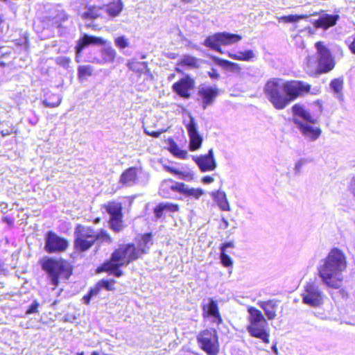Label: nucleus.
<instances>
[{"instance_id":"1","label":"nucleus","mask_w":355,"mask_h":355,"mask_svg":"<svg viewBox=\"0 0 355 355\" xmlns=\"http://www.w3.org/2000/svg\"><path fill=\"white\" fill-rule=\"evenodd\" d=\"M311 85L300 80L270 78L264 85L268 100L277 110H283L292 101L309 92Z\"/></svg>"},{"instance_id":"2","label":"nucleus","mask_w":355,"mask_h":355,"mask_svg":"<svg viewBox=\"0 0 355 355\" xmlns=\"http://www.w3.org/2000/svg\"><path fill=\"white\" fill-rule=\"evenodd\" d=\"M347 268L345 254L338 248H333L328 255L320 260L317 270L322 282L328 287L338 288L343 280V272Z\"/></svg>"},{"instance_id":"3","label":"nucleus","mask_w":355,"mask_h":355,"mask_svg":"<svg viewBox=\"0 0 355 355\" xmlns=\"http://www.w3.org/2000/svg\"><path fill=\"white\" fill-rule=\"evenodd\" d=\"M139 258H141V256L135 244H123L112 252L110 260L104 263L101 269L103 271L109 272L116 277H121L123 272L119 268L128 266Z\"/></svg>"},{"instance_id":"4","label":"nucleus","mask_w":355,"mask_h":355,"mask_svg":"<svg viewBox=\"0 0 355 355\" xmlns=\"http://www.w3.org/2000/svg\"><path fill=\"white\" fill-rule=\"evenodd\" d=\"M293 121L301 135L308 141H316L322 133L320 127L315 126L317 119L300 104H295L292 107Z\"/></svg>"},{"instance_id":"5","label":"nucleus","mask_w":355,"mask_h":355,"mask_svg":"<svg viewBox=\"0 0 355 355\" xmlns=\"http://www.w3.org/2000/svg\"><path fill=\"white\" fill-rule=\"evenodd\" d=\"M76 249L80 252L89 250L96 241L111 243L112 239L104 230L96 231L93 227L78 225L74 231Z\"/></svg>"},{"instance_id":"6","label":"nucleus","mask_w":355,"mask_h":355,"mask_svg":"<svg viewBox=\"0 0 355 355\" xmlns=\"http://www.w3.org/2000/svg\"><path fill=\"white\" fill-rule=\"evenodd\" d=\"M159 193L160 196L165 198H173L174 193H179L185 197L198 200L204 195L205 191L200 188L190 187L184 183L168 179L164 180L161 183Z\"/></svg>"},{"instance_id":"7","label":"nucleus","mask_w":355,"mask_h":355,"mask_svg":"<svg viewBox=\"0 0 355 355\" xmlns=\"http://www.w3.org/2000/svg\"><path fill=\"white\" fill-rule=\"evenodd\" d=\"M42 267L47 272L53 289L58 285L60 279H67L71 274L69 265L62 259L45 257L42 261Z\"/></svg>"},{"instance_id":"8","label":"nucleus","mask_w":355,"mask_h":355,"mask_svg":"<svg viewBox=\"0 0 355 355\" xmlns=\"http://www.w3.org/2000/svg\"><path fill=\"white\" fill-rule=\"evenodd\" d=\"M242 37L238 34L230 33L227 32L217 33L207 37L203 45L223 53L220 46H230L241 40Z\"/></svg>"},{"instance_id":"9","label":"nucleus","mask_w":355,"mask_h":355,"mask_svg":"<svg viewBox=\"0 0 355 355\" xmlns=\"http://www.w3.org/2000/svg\"><path fill=\"white\" fill-rule=\"evenodd\" d=\"M301 295L304 304L313 307L322 305L325 297L320 286L313 282H307L304 285Z\"/></svg>"},{"instance_id":"10","label":"nucleus","mask_w":355,"mask_h":355,"mask_svg":"<svg viewBox=\"0 0 355 355\" xmlns=\"http://www.w3.org/2000/svg\"><path fill=\"white\" fill-rule=\"evenodd\" d=\"M201 348L209 355H216L218 352L217 333L215 329H205L197 337Z\"/></svg>"},{"instance_id":"11","label":"nucleus","mask_w":355,"mask_h":355,"mask_svg":"<svg viewBox=\"0 0 355 355\" xmlns=\"http://www.w3.org/2000/svg\"><path fill=\"white\" fill-rule=\"evenodd\" d=\"M318 55V60L315 71L318 73H327L334 67V62L330 51L321 42L315 44Z\"/></svg>"},{"instance_id":"12","label":"nucleus","mask_w":355,"mask_h":355,"mask_svg":"<svg viewBox=\"0 0 355 355\" xmlns=\"http://www.w3.org/2000/svg\"><path fill=\"white\" fill-rule=\"evenodd\" d=\"M67 240L57 235L55 233L49 231L45 237L44 249L49 253L64 252L68 248Z\"/></svg>"},{"instance_id":"13","label":"nucleus","mask_w":355,"mask_h":355,"mask_svg":"<svg viewBox=\"0 0 355 355\" xmlns=\"http://www.w3.org/2000/svg\"><path fill=\"white\" fill-rule=\"evenodd\" d=\"M189 137V149L191 151L196 150L201 147L202 137L198 130V124L194 118L189 116V121L186 125Z\"/></svg>"},{"instance_id":"14","label":"nucleus","mask_w":355,"mask_h":355,"mask_svg":"<svg viewBox=\"0 0 355 355\" xmlns=\"http://www.w3.org/2000/svg\"><path fill=\"white\" fill-rule=\"evenodd\" d=\"M203 318H209L212 323L219 324L223 320L220 315L216 301L209 299L207 303L203 301L202 304Z\"/></svg>"},{"instance_id":"15","label":"nucleus","mask_w":355,"mask_h":355,"mask_svg":"<svg viewBox=\"0 0 355 355\" xmlns=\"http://www.w3.org/2000/svg\"><path fill=\"white\" fill-rule=\"evenodd\" d=\"M193 159L202 172L212 171L217 166L212 148L209 150L207 154L193 157Z\"/></svg>"},{"instance_id":"16","label":"nucleus","mask_w":355,"mask_h":355,"mask_svg":"<svg viewBox=\"0 0 355 355\" xmlns=\"http://www.w3.org/2000/svg\"><path fill=\"white\" fill-rule=\"evenodd\" d=\"M194 87V80L187 75L175 83L172 86V89L180 96L189 98L191 96L190 91L192 90Z\"/></svg>"},{"instance_id":"17","label":"nucleus","mask_w":355,"mask_h":355,"mask_svg":"<svg viewBox=\"0 0 355 355\" xmlns=\"http://www.w3.org/2000/svg\"><path fill=\"white\" fill-rule=\"evenodd\" d=\"M267 326V322H257L250 324L248 327V331L250 334L253 336L262 340L264 343H269V334L267 332L266 327Z\"/></svg>"},{"instance_id":"18","label":"nucleus","mask_w":355,"mask_h":355,"mask_svg":"<svg viewBox=\"0 0 355 355\" xmlns=\"http://www.w3.org/2000/svg\"><path fill=\"white\" fill-rule=\"evenodd\" d=\"M340 16L338 15L323 13L318 19L314 21L313 24L317 28H321L327 30L329 28L335 26Z\"/></svg>"},{"instance_id":"19","label":"nucleus","mask_w":355,"mask_h":355,"mask_svg":"<svg viewBox=\"0 0 355 355\" xmlns=\"http://www.w3.org/2000/svg\"><path fill=\"white\" fill-rule=\"evenodd\" d=\"M105 43L103 38L84 35L78 41L76 46V51L79 54L85 48L90 44L101 45Z\"/></svg>"},{"instance_id":"20","label":"nucleus","mask_w":355,"mask_h":355,"mask_svg":"<svg viewBox=\"0 0 355 355\" xmlns=\"http://www.w3.org/2000/svg\"><path fill=\"white\" fill-rule=\"evenodd\" d=\"M198 93L202 98V107L205 110L208 105L213 103L218 94V89L211 87H202Z\"/></svg>"},{"instance_id":"21","label":"nucleus","mask_w":355,"mask_h":355,"mask_svg":"<svg viewBox=\"0 0 355 355\" xmlns=\"http://www.w3.org/2000/svg\"><path fill=\"white\" fill-rule=\"evenodd\" d=\"M227 55L232 59L245 62H252L254 61V58L257 56L255 52L251 49L246 50L244 51H229L227 53Z\"/></svg>"},{"instance_id":"22","label":"nucleus","mask_w":355,"mask_h":355,"mask_svg":"<svg viewBox=\"0 0 355 355\" xmlns=\"http://www.w3.org/2000/svg\"><path fill=\"white\" fill-rule=\"evenodd\" d=\"M153 244V241L152 234L150 233H146L143 234L138 240L137 245L136 247L142 257L144 254L148 253V251Z\"/></svg>"},{"instance_id":"23","label":"nucleus","mask_w":355,"mask_h":355,"mask_svg":"<svg viewBox=\"0 0 355 355\" xmlns=\"http://www.w3.org/2000/svg\"><path fill=\"white\" fill-rule=\"evenodd\" d=\"M258 304L264 311L268 320H273L276 317V311L278 306L276 300H272L266 302H259Z\"/></svg>"},{"instance_id":"24","label":"nucleus","mask_w":355,"mask_h":355,"mask_svg":"<svg viewBox=\"0 0 355 355\" xmlns=\"http://www.w3.org/2000/svg\"><path fill=\"white\" fill-rule=\"evenodd\" d=\"M137 179V169L130 167L125 170L120 177V182L125 186L133 185Z\"/></svg>"},{"instance_id":"25","label":"nucleus","mask_w":355,"mask_h":355,"mask_svg":"<svg viewBox=\"0 0 355 355\" xmlns=\"http://www.w3.org/2000/svg\"><path fill=\"white\" fill-rule=\"evenodd\" d=\"M213 199L216 202L218 207L224 211H230V206L227 201L226 194L224 191L218 190L211 193Z\"/></svg>"},{"instance_id":"26","label":"nucleus","mask_w":355,"mask_h":355,"mask_svg":"<svg viewBox=\"0 0 355 355\" xmlns=\"http://www.w3.org/2000/svg\"><path fill=\"white\" fill-rule=\"evenodd\" d=\"M179 209L177 204L171 202H162L159 203L154 209L155 214L157 218H160L164 211L166 212H175Z\"/></svg>"},{"instance_id":"27","label":"nucleus","mask_w":355,"mask_h":355,"mask_svg":"<svg viewBox=\"0 0 355 355\" xmlns=\"http://www.w3.org/2000/svg\"><path fill=\"white\" fill-rule=\"evenodd\" d=\"M213 60L219 66L223 67L225 69L234 73H240L241 67L239 64L230 62L218 57H214Z\"/></svg>"},{"instance_id":"28","label":"nucleus","mask_w":355,"mask_h":355,"mask_svg":"<svg viewBox=\"0 0 355 355\" xmlns=\"http://www.w3.org/2000/svg\"><path fill=\"white\" fill-rule=\"evenodd\" d=\"M202 60L196 57L185 55L178 62V65L187 67L189 69H198L200 67Z\"/></svg>"},{"instance_id":"29","label":"nucleus","mask_w":355,"mask_h":355,"mask_svg":"<svg viewBox=\"0 0 355 355\" xmlns=\"http://www.w3.org/2000/svg\"><path fill=\"white\" fill-rule=\"evenodd\" d=\"M105 208L110 214V218L123 217L122 206L120 202L115 201L109 202L105 205Z\"/></svg>"},{"instance_id":"30","label":"nucleus","mask_w":355,"mask_h":355,"mask_svg":"<svg viewBox=\"0 0 355 355\" xmlns=\"http://www.w3.org/2000/svg\"><path fill=\"white\" fill-rule=\"evenodd\" d=\"M105 12L110 17H116L120 14L123 9V4L121 0H116L109 3L105 8Z\"/></svg>"},{"instance_id":"31","label":"nucleus","mask_w":355,"mask_h":355,"mask_svg":"<svg viewBox=\"0 0 355 355\" xmlns=\"http://www.w3.org/2000/svg\"><path fill=\"white\" fill-rule=\"evenodd\" d=\"M101 57L102 59L98 61V63L112 62L116 57V51L111 46L105 47L101 51Z\"/></svg>"},{"instance_id":"32","label":"nucleus","mask_w":355,"mask_h":355,"mask_svg":"<svg viewBox=\"0 0 355 355\" xmlns=\"http://www.w3.org/2000/svg\"><path fill=\"white\" fill-rule=\"evenodd\" d=\"M249 313V322L250 324L257 323V322H265L266 319L264 318L262 313L254 307H250L248 310Z\"/></svg>"},{"instance_id":"33","label":"nucleus","mask_w":355,"mask_h":355,"mask_svg":"<svg viewBox=\"0 0 355 355\" xmlns=\"http://www.w3.org/2000/svg\"><path fill=\"white\" fill-rule=\"evenodd\" d=\"M127 65L129 69L140 73H145L149 71L147 67V62H138L132 60L129 61Z\"/></svg>"},{"instance_id":"34","label":"nucleus","mask_w":355,"mask_h":355,"mask_svg":"<svg viewBox=\"0 0 355 355\" xmlns=\"http://www.w3.org/2000/svg\"><path fill=\"white\" fill-rule=\"evenodd\" d=\"M330 87L334 92V95L339 99L343 98V80L342 78H335L330 83Z\"/></svg>"},{"instance_id":"35","label":"nucleus","mask_w":355,"mask_h":355,"mask_svg":"<svg viewBox=\"0 0 355 355\" xmlns=\"http://www.w3.org/2000/svg\"><path fill=\"white\" fill-rule=\"evenodd\" d=\"M169 151L175 157L180 159H187L188 153L187 150H181L177 144L173 141L169 142Z\"/></svg>"},{"instance_id":"36","label":"nucleus","mask_w":355,"mask_h":355,"mask_svg":"<svg viewBox=\"0 0 355 355\" xmlns=\"http://www.w3.org/2000/svg\"><path fill=\"white\" fill-rule=\"evenodd\" d=\"M62 101V98L58 94H51L48 96L44 100H43L42 103L45 107H55L58 106Z\"/></svg>"},{"instance_id":"37","label":"nucleus","mask_w":355,"mask_h":355,"mask_svg":"<svg viewBox=\"0 0 355 355\" xmlns=\"http://www.w3.org/2000/svg\"><path fill=\"white\" fill-rule=\"evenodd\" d=\"M102 8L91 7L87 12L81 15V17L84 19H94L101 15Z\"/></svg>"},{"instance_id":"38","label":"nucleus","mask_w":355,"mask_h":355,"mask_svg":"<svg viewBox=\"0 0 355 355\" xmlns=\"http://www.w3.org/2000/svg\"><path fill=\"white\" fill-rule=\"evenodd\" d=\"M123 217L110 218L109 220L110 227L115 232H120L124 228L122 220Z\"/></svg>"},{"instance_id":"39","label":"nucleus","mask_w":355,"mask_h":355,"mask_svg":"<svg viewBox=\"0 0 355 355\" xmlns=\"http://www.w3.org/2000/svg\"><path fill=\"white\" fill-rule=\"evenodd\" d=\"M309 16L306 15H291L288 16H282L277 17L278 21H283L285 23H296L299 21L300 19H306Z\"/></svg>"},{"instance_id":"40","label":"nucleus","mask_w":355,"mask_h":355,"mask_svg":"<svg viewBox=\"0 0 355 355\" xmlns=\"http://www.w3.org/2000/svg\"><path fill=\"white\" fill-rule=\"evenodd\" d=\"M93 67L90 65H81L78 68V78L82 79L86 76H92Z\"/></svg>"},{"instance_id":"41","label":"nucleus","mask_w":355,"mask_h":355,"mask_svg":"<svg viewBox=\"0 0 355 355\" xmlns=\"http://www.w3.org/2000/svg\"><path fill=\"white\" fill-rule=\"evenodd\" d=\"M114 281L113 279H110V280L102 279L98 283L97 288L98 289L100 288H103L107 291H112L114 289Z\"/></svg>"},{"instance_id":"42","label":"nucleus","mask_w":355,"mask_h":355,"mask_svg":"<svg viewBox=\"0 0 355 355\" xmlns=\"http://www.w3.org/2000/svg\"><path fill=\"white\" fill-rule=\"evenodd\" d=\"M177 176L179 179L185 181H191L193 179V173L190 171H182L178 170Z\"/></svg>"},{"instance_id":"43","label":"nucleus","mask_w":355,"mask_h":355,"mask_svg":"<svg viewBox=\"0 0 355 355\" xmlns=\"http://www.w3.org/2000/svg\"><path fill=\"white\" fill-rule=\"evenodd\" d=\"M115 45L120 49H125L129 46V42L125 36H120L115 39Z\"/></svg>"},{"instance_id":"44","label":"nucleus","mask_w":355,"mask_h":355,"mask_svg":"<svg viewBox=\"0 0 355 355\" xmlns=\"http://www.w3.org/2000/svg\"><path fill=\"white\" fill-rule=\"evenodd\" d=\"M220 259L222 264L225 267H230L233 264V261L231 257L224 252H220Z\"/></svg>"},{"instance_id":"45","label":"nucleus","mask_w":355,"mask_h":355,"mask_svg":"<svg viewBox=\"0 0 355 355\" xmlns=\"http://www.w3.org/2000/svg\"><path fill=\"white\" fill-rule=\"evenodd\" d=\"M71 60L65 56H59L56 58L55 62L58 64L62 66L64 68H67L69 66Z\"/></svg>"},{"instance_id":"46","label":"nucleus","mask_w":355,"mask_h":355,"mask_svg":"<svg viewBox=\"0 0 355 355\" xmlns=\"http://www.w3.org/2000/svg\"><path fill=\"white\" fill-rule=\"evenodd\" d=\"M306 163V160L304 159H300L298 160L295 165L294 171L295 175L300 174L303 166Z\"/></svg>"},{"instance_id":"47","label":"nucleus","mask_w":355,"mask_h":355,"mask_svg":"<svg viewBox=\"0 0 355 355\" xmlns=\"http://www.w3.org/2000/svg\"><path fill=\"white\" fill-rule=\"evenodd\" d=\"M98 293V288H94V289H92L89 293L87 295H85L83 298L84 302L87 304H88L90 302V300L92 298V297L94 295H96L97 293Z\"/></svg>"},{"instance_id":"48","label":"nucleus","mask_w":355,"mask_h":355,"mask_svg":"<svg viewBox=\"0 0 355 355\" xmlns=\"http://www.w3.org/2000/svg\"><path fill=\"white\" fill-rule=\"evenodd\" d=\"M39 307V303L37 301H34L26 311V314H32L37 312Z\"/></svg>"},{"instance_id":"49","label":"nucleus","mask_w":355,"mask_h":355,"mask_svg":"<svg viewBox=\"0 0 355 355\" xmlns=\"http://www.w3.org/2000/svg\"><path fill=\"white\" fill-rule=\"evenodd\" d=\"M347 189L349 193L355 197V176L352 177L349 182Z\"/></svg>"},{"instance_id":"50","label":"nucleus","mask_w":355,"mask_h":355,"mask_svg":"<svg viewBox=\"0 0 355 355\" xmlns=\"http://www.w3.org/2000/svg\"><path fill=\"white\" fill-rule=\"evenodd\" d=\"M144 132L150 136H152L154 138H158L160 135L163 132L162 130L161 131H150L147 130L146 128L144 129Z\"/></svg>"},{"instance_id":"51","label":"nucleus","mask_w":355,"mask_h":355,"mask_svg":"<svg viewBox=\"0 0 355 355\" xmlns=\"http://www.w3.org/2000/svg\"><path fill=\"white\" fill-rule=\"evenodd\" d=\"M209 76L213 80H218L220 78V74L215 69H211V71H208Z\"/></svg>"},{"instance_id":"52","label":"nucleus","mask_w":355,"mask_h":355,"mask_svg":"<svg viewBox=\"0 0 355 355\" xmlns=\"http://www.w3.org/2000/svg\"><path fill=\"white\" fill-rule=\"evenodd\" d=\"M234 243L233 241L226 242L221 245V246L220 248V252H225V250L227 248H234Z\"/></svg>"},{"instance_id":"53","label":"nucleus","mask_w":355,"mask_h":355,"mask_svg":"<svg viewBox=\"0 0 355 355\" xmlns=\"http://www.w3.org/2000/svg\"><path fill=\"white\" fill-rule=\"evenodd\" d=\"M214 181V179L212 177L209 176V175L204 176V177L202 178V182L204 184H211V183H212Z\"/></svg>"},{"instance_id":"54","label":"nucleus","mask_w":355,"mask_h":355,"mask_svg":"<svg viewBox=\"0 0 355 355\" xmlns=\"http://www.w3.org/2000/svg\"><path fill=\"white\" fill-rule=\"evenodd\" d=\"M164 168L166 169V171L171 173H173L175 175H177V173L178 172V169L175 168H173V167H171V166H164Z\"/></svg>"},{"instance_id":"55","label":"nucleus","mask_w":355,"mask_h":355,"mask_svg":"<svg viewBox=\"0 0 355 355\" xmlns=\"http://www.w3.org/2000/svg\"><path fill=\"white\" fill-rule=\"evenodd\" d=\"M221 220H222V223L220 225L219 227L223 230L227 228L229 226V223H228L227 220L225 218H222Z\"/></svg>"},{"instance_id":"56","label":"nucleus","mask_w":355,"mask_h":355,"mask_svg":"<svg viewBox=\"0 0 355 355\" xmlns=\"http://www.w3.org/2000/svg\"><path fill=\"white\" fill-rule=\"evenodd\" d=\"M349 49L353 53L355 54V37L354 38L353 42L349 45Z\"/></svg>"},{"instance_id":"57","label":"nucleus","mask_w":355,"mask_h":355,"mask_svg":"<svg viewBox=\"0 0 355 355\" xmlns=\"http://www.w3.org/2000/svg\"><path fill=\"white\" fill-rule=\"evenodd\" d=\"M272 351L275 352V353H277V347L275 345H273L272 347Z\"/></svg>"},{"instance_id":"58","label":"nucleus","mask_w":355,"mask_h":355,"mask_svg":"<svg viewBox=\"0 0 355 355\" xmlns=\"http://www.w3.org/2000/svg\"><path fill=\"white\" fill-rule=\"evenodd\" d=\"M184 3H188L192 1V0H182Z\"/></svg>"},{"instance_id":"59","label":"nucleus","mask_w":355,"mask_h":355,"mask_svg":"<svg viewBox=\"0 0 355 355\" xmlns=\"http://www.w3.org/2000/svg\"><path fill=\"white\" fill-rule=\"evenodd\" d=\"M1 133H2V135H3V136H5V135H8L9 134V133H8V132H6V131H4V132H3V131H2V132H1Z\"/></svg>"},{"instance_id":"60","label":"nucleus","mask_w":355,"mask_h":355,"mask_svg":"<svg viewBox=\"0 0 355 355\" xmlns=\"http://www.w3.org/2000/svg\"><path fill=\"white\" fill-rule=\"evenodd\" d=\"M1 133H2V135H3V136H5V135H8L9 134V133H8V132H6V131H4V132H3V131H2V132H1Z\"/></svg>"},{"instance_id":"61","label":"nucleus","mask_w":355,"mask_h":355,"mask_svg":"<svg viewBox=\"0 0 355 355\" xmlns=\"http://www.w3.org/2000/svg\"><path fill=\"white\" fill-rule=\"evenodd\" d=\"M91 355H99L97 352H93Z\"/></svg>"},{"instance_id":"62","label":"nucleus","mask_w":355,"mask_h":355,"mask_svg":"<svg viewBox=\"0 0 355 355\" xmlns=\"http://www.w3.org/2000/svg\"><path fill=\"white\" fill-rule=\"evenodd\" d=\"M176 71L179 73L182 72V71L178 67L176 68Z\"/></svg>"},{"instance_id":"63","label":"nucleus","mask_w":355,"mask_h":355,"mask_svg":"<svg viewBox=\"0 0 355 355\" xmlns=\"http://www.w3.org/2000/svg\"><path fill=\"white\" fill-rule=\"evenodd\" d=\"M78 355H84L83 352L78 353Z\"/></svg>"},{"instance_id":"64","label":"nucleus","mask_w":355,"mask_h":355,"mask_svg":"<svg viewBox=\"0 0 355 355\" xmlns=\"http://www.w3.org/2000/svg\"><path fill=\"white\" fill-rule=\"evenodd\" d=\"M318 15V13H317V12H315V13L312 14L311 15L315 16V15Z\"/></svg>"}]
</instances>
